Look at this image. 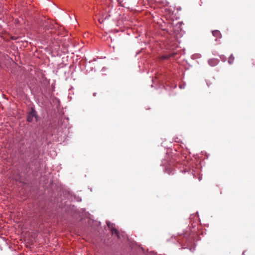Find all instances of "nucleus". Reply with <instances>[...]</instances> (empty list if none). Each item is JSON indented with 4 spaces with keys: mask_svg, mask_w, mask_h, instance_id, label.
Listing matches in <instances>:
<instances>
[{
    "mask_svg": "<svg viewBox=\"0 0 255 255\" xmlns=\"http://www.w3.org/2000/svg\"><path fill=\"white\" fill-rule=\"evenodd\" d=\"M33 118H35L36 121H37L36 112L33 108H31L30 111L28 114L27 121L28 122H32Z\"/></svg>",
    "mask_w": 255,
    "mask_h": 255,
    "instance_id": "nucleus-1",
    "label": "nucleus"
},
{
    "mask_svg": "<svg viewBox=\"0 0 255 255\" xmlns=\"http://www.w3.org/2000/svg\"><path fill=\"white\" fill-rule=\"evenodd\" d=\"M107 226L110 229L112 235L115 234L118 238H120L119 232L115 228L113 227V225L110 223L107 222Z\"/></svg>",
    "mask_w": 255,
    "mask_h": 255,
    "instance_id": "nucleus-2",
    "label": "nucleus"
},
{
    "mask_svg": "<svg viewBox=\"0 0 255 255\" xmlns=\"http://www.w3.org/2000/svg\"><path fill=\"white\" fill-rule=\"evenodd\" d=\"M213 35L216 37V38H221L222 37V35L220 31L218 30H215L212 31Z\"/></svg>",
    "mask_w": 255,
    "mask_h": 255,
    "instance_id": "nucleus-3",
    "label": "nucleus"
},
{
    "mask_svg": "<svg viewBox=\"0 0 255 255\" xmlns=\"http://www.w3.org/2000/svg\"><path fill=\"white\" fill-rule=\"evenodd\" d=\"M175 54V53H173L170 54L164 55H163V56H162L161 57V59H169V58H170L171 57L174 56Z\"/></svg>",
    "mask_w": 255,
    "mask_h": 255,
    "instance_id": "nucleus-4",
    "label": "nucleus"
},
{
    "mask_svg": "<svg viewBox=\"0 0 255 255\" xmlns=\"http://www.w3.org/2000/svg\"><path fill=\"white\" fill-rule=\"evenodd\" d=\"M234 56H233V55H231L229 57V60H228V62L229 64H231L233 63L234 61Z\"/></svg>",
    "mask_w": 255,
    "mask_h": 255,
    "instance_id": "nucleus-5",
    "label": "nucleus"
},
{
    "mask_svg": "<svg viewBox=\"0 0 255 255\" xmlns=\"http://www.w3.org/2000/svg\"><path fill=\"white\" fill-rule=\"evenodd\" d=\"M242 255H245V252H244L242 254Z\"/></svg>",
    "mask_w": 255,
    "mask_h": 255,
    "instance_id": "nucleus-6",
    "label": "nucleus"
}]
</instances>
